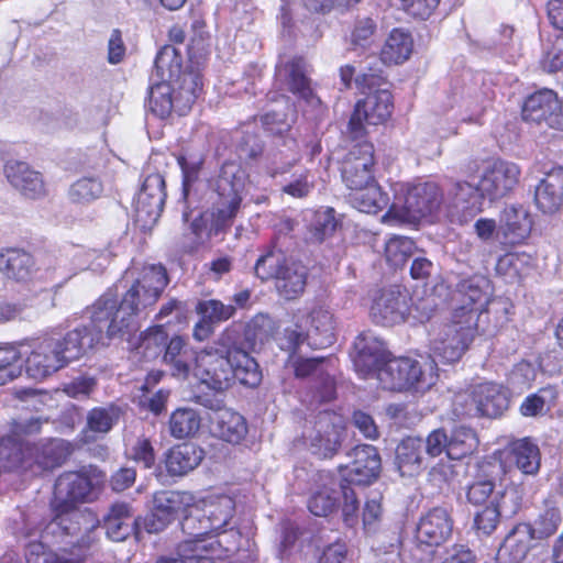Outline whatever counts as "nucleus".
I'll list each match as a JSON object with an SVG mask.
<instances>
[{
    "label": "nucleus",
    "mask_w": 563,
    "mask_h": 563,
    "mask_svg": "<svg viewBox=\"0 0 563 563\" xmlns=\"http://www.w3.org/2000/svg\"><path fill=\"white\" fill-rule=\"evenodd\" d=\"M167 284L166 269L162 265H150L142 269L120 305L115 290L106 291L89 309L92 329L76 328L63 340L56 339V349L65 365L84 355L100 341L103 332L108 338H125L131 342L139 330V311L155 303Z\"/></svg>",
    "instance_id": "obj_1"
},
{
    "label": "nucleus",
    "mask_w": 563,
    "mask_h": 563,
    "mask_svg": "<svg viewBox=\"0 0 563 563\" xmlns=\"http://www.w3.org/2000/svg\"><path fill=\"white\" fill-rule=\"evenodd\" d=\"M190 375L214 390L228 388L233 378L249 387H256L262 379L256 361L234 345L230 331L223 332L212 345L195 352Z\"/></svg>",
    "instance_id": "obj_2"
},
{
    "label": "nucleus",
    "mask_w": 563,
    "mask_h": 563,
    "mask_svg": "<svg viewBox=\"0 0 563 563\" xmlns=\"http://www.w3.org/2000/svg\"><path fill=\"white\" fill-rule=\"evenodd\" d=\"M216 186L219 196L217 212H205L191 223L195 244H200L206 239L218 235L230 224L240 208L243 196L247 191V175L240 165L225 163L221 168Z\"/></svg>",
    "instance_id": "obj_3"
},
{
    "label": "nucleus",
    "mask_w": 563,
    "mask_h": 563,
    "mask_svg": "<svg viewBox=\"0 0 563 563\" xmlns=\"http://www.w3.org/2000/svg\"><path fill=\"white\" fill-rule=\"evenodd\" d=\"M445 214V192L434 180L400 184L396 201L385 218L415 224L427 217Z\"/></svg>",
    "instance_id": "obj_4"
},
{
    "label": "nucleus",
    "mask_w": 563,
    "mask_h": 563,
    "mask_svg": "<svg viewBox=\"0 0 563 563\" xmlns=\"http://www.w3.org/2000/svg\"><path fill=\"white\" fill-rule=\"evenodd\" d=\"M382 388L390 391L423 394L438 380L434 360L410 357L387 360L376 375Z\"/></svg>",
    "instance_id": "obj_5"
},
{
    "label": "nucleus",
    "mask_w": 563,
    "mask_h": 563,
    "mask_svg": "<svg viewBox=\"0 0 563 563\" xmlns=\"http://www.w3.org/2000/svg\"><path fill=\"white\" fill-rule=\"evenodd\" d=\"M235 503L227 495H212L189 509L181 522L183 531L197 547L206 537H213L224 531L233 517Z\"/></svg>",
    "instance_id": "obj_6"
},
{
    "label": "nucleus",
    "mask_w": 563,
    "mask_h": 563,
    "mask_svg": "<svg viewBox=\"0 0 563 563\" xmlns=\"http://www.w3.org/2000/svg\"><path fill=\"white\" fill-rule=\"evenodd\" d=\"M202 89L199 74L183 77L178 87L165 81L151 80L148 109L158 118H167L173 110L185 114L194 104Z\"/></svg>",
    "instance_id": "obj_7"
},
{
    "label": "nucleus",
    "mask_w": 563,
    "mask_h": 563,
    "mask_svg": "<svg viewBox=\"0 0 563 563\" xmlns=\"http://www.w3.org/2000/svg\"><path fill=\"white\" fill-rule=\"evenodd\" d=\"M63 442L53 440L43 446L40 453L37 446L21 443L13 437H4L0 440V473L18 468H33L31 460L40 470H49L59 464Z\"/></svg>",
    "instance_id": "obj_8"
},
{
    "label": "nucleus",
    "mask_w": 563,
    "mask_h": 563,
    "mask_svg": "<svg viewBox=\"0 0 563 563\" xmlns=\"http://www.w3.org/2000/svg\"><path fill=\"white\" fill-rule=\"evenodd\" d=\"M296 329H287L286 338L290 346L306 341L314 347L332 344L334 338V318L324 305H316L307 314L296 316Z\"/></svg>",
    "instance_id": "obj_9"
},
{
    "label": "nucleus",
    "mask_w": 563,
    "mask_h": 563,
    "mask_svg": "<svg viewBox=\"0 0 563 563\" xmlns=\"http://www.w3.org/2000/svg\"><path fill=\"white\" fill-rule=\"evenodd\" d=\"M456 404L463 406L462 415L497 418L508 409L509 394L503 385L485 382L457 396Z\"/></svg>",
    "instance_id": "obj_10"
},
{
    "label": "nucleus",
    "mask_w": 563,
    "mask_h": 563,
    "mask_svg": "<svg viewBox=\"0 0 563 563\" xmlns=\"http://www.w3.org/2000/svg\"><path fill=\"white\" fill-rule=\"evenodd\" d=\"M479 444L476 432L464 426L451 430L439 428L426 438V454L438 457L442 454L449 460H462L476 452Z\"/></svg>",
    "instance_id": "obj_11"
},
{
    "label": "nucleus",
    "mask_w": 563,
    "mask_h": 563,
    "mask_svg": "<svg viewBox=\"0 0 563 563\" xmlns=\"http://www.w3.org/2000/svg\"><path fill=\"white\" fill-rule=\"evenodd\" d=\"M466 317L464 322H457L452 316L451 323L444 325L431 341L432 357H429L430 360L439 358L446 363H453L462 357L478 329L475 314L471 313Z\"/></svg>",
    "instance_id": "obj_12"
},
{
    "label": "nucleus",
    "mask_w": 563,
    "mask_h": 563,
    "mask_svg": "<svg viewBox=\"0 0 563 563\" xmlns=\"http://www.w3.org/2000/svg\"><path fill=\"white\" fill-rule=\"evenodd\" d=\"M102 479L103 476L92 467L60 475L55 483L53 508L58 514L68 512L76 503L88 500L93 487Z\"/></svg>",
    "instance_id": "obj_13"
},
{
    "label": "nucleus",
    "mask_w": 563,
    "mask_h": 563,
    "mask_svg": "<svg viewBox=\"0 0 563 563\" xmlns=\"http://www.w3.org/2000/svg\"><path fill=\"white\" fill-rule=\"evenodd\" d=\"M393 96L387 89H378L358 101L349 122L350 134L362 137L366 125H378L386 122L393 111Z\"/></svg>",
    "instance_id": "obj_14"
},
{
    "label": "nucleus",
    "mask_w": 563,
    "mask_h": 563,
    "mask_svg": "<svg viewBox=\"0 0 563 563\" xmlns=\"http://www.w3.org/2000/svg\"><path fill=\"white\" fill-rule=\"evenodd\" d=\"M18 346L25 357V373L33 379L42 380L66 366L56 349V338L48 336Z\"/></svg>",
    "instance_id": "obj_15"
},
{
    "label": "nucleus",
    "mask_w": 563,
    "mask_h": 563,
    "mask_svg": "<svg viewBox=\"0 0 563 563\" xmlns=\"http://www.w3.org/2000/svg\"><path fill=\"white\" fill-rule=\"evenodd\" d=\"M369 317L373 322L393 327L407 321L409 297L400 286H390L373 291Z\"/></svg>",
    "instance_id": "obj_16"
},
{
    "label": "nucleus",
    "mask_w": 563,
    "mask_h": 563,
    "mask_svg": "<svg viewBox=\"0 0 563 563\" xmlns=\"http://www.w3.org/2000/svg\"><path fill=\"white\" fill-rule=\"evenodd\" d=\"M165 198L164 177L161 174L146 176L134 201L135 222L142 230H148L157 222Z\"/></svg>",
    "instance_id": "obj_17"
},
{
    "label": "nucleus",
    "mask_w": 563,
    "mask_h": 563,
    "mask_svg": "<svg viewBox=\"0 0 563 563\" xmlns=\"http://www.w3.org/2000/svg\"><path fill=\"white\" fill-rule=\"evenodd\" d=\"M373 167V144L366 141L355 144L344 158L341 168L342 179L351 192L376 183Z\"/></svg>",
    "instance_id": "obj_18"
},
{
    "label": "nucleus",
    "mask_w": 563,
    "mask_h": 563,
    "mask_svg": "<svg viewBox=\"0 0 563 563\" xmlns=\"http://www.w3.org/2000/svg\"><path fill=\"white\" fill-rule=\"evenodd\" d=\"M484 199L479 183L455 181L445 194V216L460 223L467 222L483 210Z\"/></svg>",
    "instance_id": "obj_19"
},
{
    "label": "nucleus",
    "mask_w": 563,
    "mask_h": 563,
    "mask_svg": "<svg viewBox=\"0 0 563 563\" xmlns=\"http://www.w3.org/2000/svg\"><path fill=\"white\" fill-rule=\"evenodd\" d=\"M459 294L462 306L456 308L452 316L457 322H464L467 314H475L476 328H478L493 294L490 280L485 276H473L460 284Z\"/></svg>",
    "instance_id": "obj_20"
},
{
    "label": "nucleus",
    "mask_w": 563,
    "mask_h": 563,
    "mask_svg": "<svg viewBox=\"0 0 563 563\" xmlns=\"http://www.w3.org/2000/svg\"><path fill=\"white\" fill-rule=\"evenodd\" d=\"M520 169L510 162L497 159L488 162L479 176V190L485 198L496 200L510 192L519 181Z\"/></svg>",
    "instance_id": "obj_21"
},
{
    "label": "nucleus",
    "mask_w": 563,
    "mask_h": 563,
    "mask_svg": "<svg viewBox=\"0 0 563 563\" xmlns=\"http://www.w3.org/2000/svg\"><path fill=\"white\" fill-rule=\"evenodd\" d=\"M191 500L188 493L159 492L154 495L153 510L145 518L144 527L150 533L164 530Z\"/></svg>",
    "instance_id": "obj_22"
},
{
    "label": "nucleus",
    "mask_w": 563,
    "mask_h": 563,
    "mask_svg": "<svg viewBox=\"0 0 563 563\" xmlns=\"http://www.w3.org/2000/svg\"><path fill=\"white\" fill-rule=\"evenodd\" d=\"M352 462L340 467L342 481L347 484L366 485L377 478L380 457L373 445L364 444L353 449Z\"/></svg>",
    "instance_id": "obj_23"
},
{
    "label": "nucleus",
    "mask_w": 563,
    "mask_h": 563,
    "mask_svg": "<svg viewBox=\"0 0 563 563\" xmlns=\"http://www.w3.org/2000/svg\"><path fill=\"white\" fill-rule=\"evenodd\" d=\"M537 541L530 523H519L506 537L503 550L508 552L514 563H541L548 558V549L533 544Z\"/></svg>",
    "instance_id": "obj_24"
},
{
    "label": "nucleus",
    "mask_w": 563,
    "mask_h": 563,
    "mask_svg": "<svg viewBox=\"0 0 563 563\" xmlns=\"http://www.w3.org/2000/svg\"><path fill=\"white\" fill-rule=\"evenodd\" d=\"M342 433V419L336 415L323 412L309 435L311 452L321 457H331L341 444Z\"/></svg>",
    "instance_id": "obj_25"
},
{
    "label": "nucleus",
    "mask_w": 563,
    "mask_h": 563,
    "mask_svg": "<svg viewBox=\"0 0 563 563\" xmlns=\"http://www.w3.org/2000/svg\"><path fill=\"white\" fill-rule=\"evenodd\" d=\"M354 350L353 363L363 377L372 373L377 375L378 369L387 361L385 343L371 332L362 333L356 338Z\"/></svg>",
    "instance_id": "obj_26"
},
{
    "label": "nucleus",
    "mask_w": 563,
    "mask_h": 563,
    "mask_svg": "<svg viewBox=\"0 0 563 563\" xmlns=\"http://www.w3.org/2000/svg\"><path fill=\"white\" fill-rule=\"evenodd\" d=\"M500 467L506 471L507 460L514 459L516 466L527 475L536 474L540 468V451L536 443L529 439H518L510 442L505 449L495 454Z\"/></svg>",
    "instance_id": "obj_27"
},
{
    "label": "nucleus",
    "mask_w": 563,
    "mask_h": 563,
    "mask_svg": "<svg viewBox=\"0 0 563 563\" xmlns=\"http://www.w3.org/2000/svg\"><path fill=\"white\" fill-rule=\"evenodd\" d=\"M8 181L23 196L36 199L45 195V185L38 172L30 168L29 164L10 159L4 165Z\"/></svg>",
    "instance_id": "obj_28"
},
{
    "label": "nucleus",
    "mask_w": 563,
    "mask_h": 563,
    "mask_svg": "<svg viewBox=\"0 0 563 563\" xmlns=\"http://www.w3.org/2000/svg\"><path fill=\"white\" fill-rule=\"evenodd\" d=\"M453 521L443 508H434L426 514L417 527V539L428 545H440L452 534Z\"/></svg>",
    "instance_id": "obj_29"
},
{
    "label": "nucleus",
    "mask_w": 563,
    "mask_h": 563,
    "mask_svg": "<svg viewBox=\"0 0 563 563\" xmlns=\"http://www.w3.org/2000/svg\"><path fill=\"white\" fill-rule=\"evenodd\" d=\"M534 201L544 214H554L563 206V168L556 167L544 175L536 187Z\"/></svg>",
    "instance_id": "obj_30"
},
{
    "label": "nucleus",
    "mask_w": 563,
    "mask_h": 563,
    "mask_svg": "<svg viewBox=\"0 0 563 563\" xmlns=\"http://www.w3.org/2000/svg\"><path fill=\"white\" fill-rule=\"evenodd\" d=\"M426 440L408 437L396 448L395 463L401 476H415L426 467Z\"/></svg>",
    "instance_id": "obj_31"
},
{
    "label": "nucleus",
    "mask_w": 563,
    "mask_h": 563,
    "mask_svg": "<svg viewBox=\"0 0 563 563\" xmlns=\"http://www.w3.org/2000/svg\"><path fill=\"white\" fill-rule=\"evenodd\" d=\"M212 433L229 443H240L247 433L246 421L240 413L221 409L209 418Z\"/></svg>",
    "instance_id": "obj_32"
},
{
    "label": "nucleus",
    "mask_w": 563,
    "mask_h": 563,
    "mask_svg": "<svg viewBox=\"0 0 563 563\" xmlns=\"http://www.w3.org/2000/svg\"><path fill=\"white\" fill-rule=\"evenodd\" d=\"M194 74L192 71H183V62L178 51L170 45H166L157 53L154 64V70L151 80L165 81L175 86L181 85L183 77Z\"/></svg>",
    "instance_id": "obj_33"
},
{
    "label": "nucleus",
    "mask_w": 563,
    "mask_h": 563,
    "mask_svg": "<svg viewBox=\"0 0 563 563\" xmlns=\"http://www.w3.org/2000/svg\"><path fill=\"white\" fill-rule=\"evenodd\" d=\"M412 51L413 38L410 32L402 27H395L380 49V59L387 65L402 64L410 57Z\"/></svg>",
    "instance_id": "obj_34"
},
{
    "label": "nucleus",
    "mask_w": 563,
    "mask_h": 563,
    "mask_svg": "<svg viewBox=\"0 0 563 563\" xmlns=\"http://www.w3.org/2000/svg\"><path fill=\"white\" fill-rule=\"evenodd\" d=\"M203 457V451L194 443H183L170 449L165 464L170 475L183 476L196 468Z\"/></svg>",
    "instance_id": "obj_35"
},
{
    "label": "nucleus",
    "mask_w": 563,
    "mask_h": 563,
    "mask_svg": "<svg viewBox=\"0 0 563 563\" xmlns=\"http://www.w3.org/2000/svg\"><path fill=\"white\" fill-rule=\"evenodd\" d=\"M33 266L32 255L22 249H5L0 252V271L8 278L25 282L31 277Z\"/></svg>",
    "instance_id": "obj_36"
},
{
    "label": "nucleus",
    "mask_w": 563,
    "mask_h": 563,
    "mask_svg": "<svg viewBox=\"0 0 563 563\" xmlns=\"http://www.w3.org/2000/svg\"><path fill=\"white\" fill-rule=\"evenodd\" d=\"M195 352L188 347L180 336L169 340L165 349L164 363L170 367L172 375L178 378H187L190 375V362Z\"/></svg>",
    "instance_id": "obj_37"
},
{
    "label": "nucleus",
    "mask_w": 563,
    "mask_h": 563,
    "mask_svg": "<svg viewBox=\"0 0 563 563\" xmlns=\"http://www.w3.org/2000/svg\"><path fill=\"white\" fill-rule=\"evenodd\" d=\"M306 73V63L300 57L292 58L285 67L278 66L277 68L278 76L287 77L290 90L313 104L319 100L312 93Z\"/></svg>",
    "instance_id": "obj_38"
},
{
    "label": "nucleus",
    "mask_w": 563,
    "mask_h": 563,
    "mask_svg": "<svg viewBox=\"0 0 563 563\" xmlns=\"http://www.w3.org/2000/svg\"><path fill=\"white\" fill-rule=\"evenodd\" d=\"M558 108V97L553 90L543 89L529 96L522 107L526 121L549 123V117Z\"/></svg>",
    "instance_id": "obj_39"
},
{
    "label": "nucleus",
    "mask_w": 563,
    "mask_h": 563,
    "mask_svg": "<svg viewBox=\"0 0 563 563\" xmlns=\"http://www.w3.org/2000/svg\"><path fill=\"white\" fill-rule=\"evenodd\" d=\"M135 522L128 504H115L104 518L107 537L115 542L123 541L132 532Z\"/></svg>",
    "instance_id": "obj_40"
},
{
    "label": "nucleus",
    "mask_w": 563,
    "mask_h": 563,
    "mask_svg": "<svg viewBox=\"0 0 563 563\" xmlns=\"http://www.w3.org/2000/svg\"><path fill=\"white\" fill-rule=\"evenodd\" d=\"M63 256L70 262L73 274L78 271H102L109 263V255L97 250H87L82 246L71 245L64 250Z\"/></svg>",
    "instance_id": "obj_41"
},
{
    "label": "nucleus",
    "mask_w": 563,
    "mask_h": 563,
    "mask_svg": "<svg viewBox=\"0 0 563 563\" xmlns=\"http://www.w3.org/2000/svg\"><path fill=\"white\" fill-rule=\"evenodd\" d=\"M307 269L303 265L289 262L276 279L278 294L286 300L299 297L306 287Z\"/></svg>",
    "instance_id": "obj_42"
},
{
    "label": "nucleus",
    "mask_w": 563,
    "mask_h": 563,
    "mask_svg": "<svg viewBox=\"0 0 563 563\" xmlns=\"http://www.w3.org/2000/svg\"><path fill=\"white\" fill-rule=\"evenodd\" d=\"M501 228L506 236H511L512 242L526 239L532 229V219L523 207H506L500 218Z\"/></svg>",
    "instance_id": "obj_43"
},
{
    "label": "nucleus",
    "mask_w": 563,
    "mask_h": 563,
    "mask_svg": "<svg viewBox=\"0 0 563 563\" xmlns=\"http://www.w3.org/2000/svg\"><path fill=\"white\" fill-rule=\"evenodd\" d=\"M322 486L312 493L308 509L318 517H325L335 508L340 493L334 489V481L328 474H320Z\"/></svg>",
    "instance_id": "obj_44"
},
{
    "label": "nucleus",
    "mask_w": 563,
    "mask_h": 563,
    "mask_svg": "<svg viewBox=\"0 0 563 563\" xmlns=\"http://www.w3.org/2000/svg\"><path fill=\"white\" fill-rule=\"evenodd\" d=\"M350 202L361 212L377 213L387 206L388 197L376 181L361 190L351 192Z\"/></svg>",
    "instance_id": "obj_45"
},
{
    "label": "nucleus",
    "mask_w": 563,
    "mask_h": 563,
    "mask_svg": "<svg viewBox=\"0 0 563 563\" xmlns=\"http://www.w3.org/2000/svg\"><path fill=\"white\" fill-rule=\"evenodd\" d=\"M532 257L523 252H511L500 256L496 264V272L507 282H516L527 274Z\"/></svg>",
    "instance_id": "obj_46"
},
{
    "label": "nucleus",
    "mask_w": 563,
    "mask_h": 563,
    "mask_svg": "<svg viewBox=\"0 0 563 563\" xmlns=\"http://www.w3.org/2000/svg\"><path fill=\"white\" fill-rule=\"evenodd\" d=\"M201 417L192 408H178L169 418V431L176 439L195 435L200 429Z\"/></svg>",
    "instance_id": "obj_47"
},
{
    "label": "nucleus",
    "mask_w": 563,
    "mask_h": 563,
    "mask_svg": "<svg viewBox=\"0 0 563 563\" xmlns=\"http://www.w3.org/2000/svg\"><path fill=\"white\" fill-rule=\"evenodd\" d=\"M23 352L18 344H11L0 349V386H3L22 374Z\"/></svg>",
    "instance_id": "obj_48"
},
{
    "label": "nucleus",
    "mask_w": 563,
    "mask_h": 563,
    "mask_svg": "<svg viewBox=\"0 0 563 563\" xmlns=\"http://www.w3.org/2000/svg\"><path fill=\"white\" fill-rule=\"evenodd\" d=\"M416 244L415 242L405 236H393L385 245V257L387 263L398 268L406 264L409 257L415 254Z\"/></svg>",
    "instance_id": "obj_49"
},
{
    "label": "nucleus",
    "mask_w": 563,
    "mask_h": 563,
    "mask_svg": "<svg viewBox=\"0 0 563 563\" xmlns=\"http://www.w3.org/2000/svg\"><path fill=\"white\" fill-rule=\"evenodd\" d=\"M288 264L289 261L286 260L283 252L272 250L256 261L254 266L255 275L262 280L277 279L278 275L283 273Z\"/></svg>",
    "instance_id": "obj_50"
},
{
    "label": "nucleus",
    "mask_w": 563,
    "mask_h": 563,
    "mask_svg": "<svg viewBox=\"0 0 563 563\" xmlns=\"http://www.w3.org/2000/svg\"><path fill=\"white\" fill-rule=\"evenodd\" d=\"M103 191L101 181L96 177H82L69 188V198L77 203H89L98 199Z\"/></svg>",
    "instance_id": "obj_51"
},
{
    "label": "nucleus",
    "mask_w": 563,
    "mask_h": 563,
    "mask_svg": "<svg viewBox=\"0 0 563 563\" xmlns=\"http://www.w3.org/2000/svg\"><path fill=\"white\" fill-rule=\"evenodd\" d=\"M120 417V410L115 406L98 407L88 412L87 427L96 433L109 432Z\"/></svg>",
    "instance_id": "obj_52"
},
{
    "label": "nucleus",
    "mask_w": 563,
    "mask_h": 563,
    "mask_svg": "<svg viewBox=\"0 0 563 563\" xmlns=\"http://www.w3.org/2000/svg\"><path fill=\"white\" fill-rule=\"evenodd\" d=\"M25 559L26 563H85L79 558L54 553L42 542H31L26 548Z\"/></svg>",
    "instance_id": "obj_53"
},
{
    "label": "nucleus",
    "mask_w": 563,
    "mask_h": 563,
    "mask_svg": "<svg viewBox=\"0 0 563 563\" xmlns=\"http://www.w3.org/2000/svg\"><path fill=\"white\" fill-rule=\"evenodd\" d=\"M196 311L200 317L214 324L233 317L235 308L232 305H224L217 299H208L199 301L196 306Z\"/></svg>",
    "instance_id": "obj_54"
},
{
    "label": "nucleus",
    "mask_w": 563,
    "mask_h": 563,
    "mask_svg": "<svg viewBox=\"0 0 563 563\" xmlns=\"http://www.w3.org/2000/svg\"><path fill=\"white\" fill-rule=\"evenodd\" d=\"M553 398L551 389H541L536 394L529 395L520 405V413L523 417H539L545 415L550 408Z\"/></svg>",
    "instance_id": "obj_55"
},
{
    "label": "nucleus",
    "mask_w": 563,
    "mask_h": 563,
    "mask_svg": "<svg viewBox=\"0 0 563 563\" xmlns=\"http://www.w3.org/2000/svg\"><path fill=\"white\" fill-rule=\"evenodd\" d=\"M291 366L297 377L303 378L310 375L322 376L325 374L327 388L332 391L333 382L330 378L328 364L323 358H297L292 361Z\"/></svg>",
    "instance_id": "obj_56"
},
{
    "label": "nucleus",
    "mask_w": 563,
    "mask_h": 563,
    "mask_svg": "<svg viewBox=\"0 0 563 563\" xmlns=\"http://www.w3.org/2000/svg\"><path fill=\"white\" fill-rule=\"evenodd\" d=\"M560 522L561 516L559 510L553 508L547 509L533 525L530 523V530H532L537 541H541L554 534Z\"/></svg>",
    "instance_id": "obj_57"
},
{
    "label": "nucleus",
    "mask_w": 563,
    "mask_h": 563,
    "mask_svg": "<svg viewBox=\"0 0 563 563\" xmlns=\"http://www.w3.org/2000/svg\"><path fill=\"white\" fill-rule=\"evenodd\" d=\"M166 340L167 333L164 330V324H157L140 334V344L135 347L142 349L146 356H154L166 344Z\"/></svg>",
    "instance_id": "obj_58"
},
{
    "label": "nucleus",
    "mask_w": 563,
    "mask_h": 563,
    "mask_svg": "<svg viewBox=\"0 0 563 563\" xmlns=\"http://www.w3.org/2000/svg\"><path fill=\"white\" fill-rule=\"evenodd\" d=\"M311 227L313 235L318 241H322L327 236L331 235L338 227V221L334 217V210L332 208H325L316 211Z\"/></svg>",
    "instance_id": "obj_59"
},
{
    "label": "nucleus",
    "mask_w": 563,
    "mask_h": 563,
    "mask_svg": "<svg viewBox=\"0 0 563 563\" xmlns=\"http://www.w3.org/2000/svg\"><path fill=\"white\" fill-rule=\"evenodd\" d=\"M376 23L371 18H363L355 22L351 34V43L355 47L366 48L373 42Z\"/></svg>",
    "instance_id": "obj_60"
},
{
    "label": "nucleus",
    "mask_w": 563,
    "mask_h": 563,
    "mask_svg": "<svg viewBox=\"0 0 563 563\" xmlns=\"http://www.w3.org/2000/svg\"><path fill=\"white\" fill-rule=\"evenodd\" d=\"M312 176L305 170L300 174H294L292 179L283 186L282 191L292 198H305L313 189Z\"/></svg>",
    "instance_id": "obj_61"
},
{
    "label": "nucleus",
    "mask_w": 563,
    "mask_h": 563,
    "mask_svg": "<svg viewBox=\"0 0 563 563\" xmlns=\"http://www.w3.org/2000/svg\"><path fill=\"white\" fill-rule=\"evenodd\" d=\"M439 563H477L476 554L466 544L455 543L438 556Z\"/></svg>",
    "instance_id": "obj_62"
},
{
    "label": "nucleus",
    "mask_w": 563,
    "mask_h": 563,
    "mask_svg": "<svg viewBox=\"0 0 563 563\" xmlns=\"http://www.w3.org/2000/svg\"><path fill=\"white\" fill-rule=\"evenodd\" d=\"M500 509L495 506V501H490V505L478 511L474 519L475 528L483 534H490L495 531L500 519Z\"/></svg>",
    "instance_id": "obj_63"
},
{
    "label": "nucleus",
    "mask_w": 563,
    "mask_h": 563,
    "mask_svg": "<svg viewBox=\"0 0 563 563\" xmlns=\"http://www.w3.org/2000/svg\"><path fill=\"white\" fill-rule=\"evenodd\" d=\"M492 501L500 509V515L511 517L518 512L521 506V497L514 487L506 488L503 493L496 494Z\"/></svg>",
    "instance_id": "obj_64"
}]
</instances>
